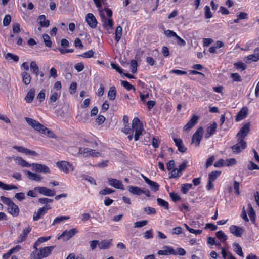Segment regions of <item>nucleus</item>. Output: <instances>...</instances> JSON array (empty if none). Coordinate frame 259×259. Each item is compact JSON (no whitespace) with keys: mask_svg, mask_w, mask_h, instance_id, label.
Segmentation results:
<instances>
[{"mask_svg":"<svg viewBox=\"0 0 259 259\" xmlns=\"http://www.w3.org/2000/svg\"><path fill=\"white\" fill-rule=\"evenodd\" d=\"M143 130L142 123L138 118L135 117L132 121V128H130L128 125H125L122 131L126 134L135 132L134 137L135 141H136L139 140L140 136L142 135Z\"/></svg>","mask_w":259,"mask_h":259,"instance_id":"1","label":"nucleus"},{"mask_svg":"<svg viewBox=\"0 0 259 259\" xmlns=\"http://www.w3.org/2000/svg\"><path fill=\"white\" fill-rule=\"evenodd\" d=\"M55 247V246H47L40 248L37 253L33 251L31 254V259H42L48 256Z\"/></svg>","mask_w":259,"mask_h":259,"instance_id":"2","label":"nucleus"},{"mask_svg":"<svg viewBox=\"0 0 259 259\" xmlns=\"http://www.w3.org/2000/svg\"><path fill=\"white\" fill-rule=\"evenodd\" d=\"M57 167L64 172L67 174L70 171H73L74 167L72 164L65 161L57 162L56 163Z\"/></svg>","mask_w":259,"mask_h":259,"instance_id":"3","label":"nucleus"},{"mask_svg":"<svg viewBox=\"0 0 259 259\" xmlns=\"http://www.w3.org/2000/svg\"><path fill=\"white\" fill-rule=\"evenodd\" d=\"M25 121L29 125L33 127L35 131L40 133L44 128V125L37 121L36 120L33 119L29 117L25 118Z\"/></svg>","mask_w":259,"mask_h":259,"instance_id":"4","label":"nucleus"},{"mask_svg":"<svg viewBox=\"0 0 259 259\" xmlns=\"http://www.w3.org/2000/svg\"><path fill=\"white\" fill-rule=\"evenodd\" d=\"M32 170L37 172L44 174H50L51 172L50 168L47 165L38 163H32Z\"/></svg>","mask_w":259,"mask_h":259,"instance_id":"5","label":"nucleus"},{"mask_svg":"<svg viewBox=\"0 0 259 259\" xmlns=\"http://www.w3.org/2000/svg\"><path fill=\"white\" fill-rule=\"evenodd\" d=\"M203 135V128L199 127L192 136V143H195L196 146H198L202 138Z\"/></svg>","mask_w":259,"mask_h":259,"instance_id":"6","label":"nucleus"},{"mask_svg":"<svg viewBox=\"0 0 259 259\" xmlns=\"http://www.w3.org/2000/svg\"><path fill=\"white\" fill-rule=\"evenodd\" d=\"M250 131V124L247 123L244 124L237 134L238 140H243Z\"/></svg>","mask_w":259,"mask_h":259,"instance_id":"7","label":"nucleus"},{"mask_svg":"<svg viewBox=\"0 0 259 259\" xmlns=\"http://www.w3.org/2000/svg\"><path fill=\"white\" fill-rule=\"evenodd\" d=\"M34 190L47 196H54L56 194V192L54 190L48 189L46 187H36Z\"/></svg>","mask_w":259,"mask_h":259,"instance_id":"8","label":"nucleus"},{"mask_svg":"<svg viewBox=\"0 0 259 259\" xmlns=\"http://www.w3.org/2000/svg\"><path fill=\"white\" fill-rule=\"evenodd\" d=\"M246 147V143L243 140H238V142L235 145L231 147L233 152L234 153H239L243 149H244Z\"/></svg>","mask_w":259,"mask_h":259,"instance_id":"9","label":"nucleus"},{"mask_svg":"<svg viewBox=\"0 0 259 259\" xmlns=\"http://www.w3.org/2000/svg\"><path fill=\"white\" fill-rule=\"evenodd\" d=\"M141 177L145 182L149 185L152 191L156 192L159 190V185L157 183L150 180L143 174L141 175Z\"/></svg>","mask_w":259,"mask_h":259,"instance_id":"10","label":"nucleus"},{"mask_svg":"<svg viewBox=\"0 0 259 259\" xmlns=\"http://www.w3.org/2000/svg\"><path fill=\"white\" fill-rule=\"evenodd\" d=\"M229 230L231 233L238 237H241L244 232L242 228L236 225H231L229 228Z\"/></svg>","mask_w":259,"mask_h":259,"instance_id":"11","label":"nucleus"},{"mask_svg":"<svg viewBox=\"0 0 259 259\" xmlns=\"http://www.w3.org/2000/svg\"><path fill=\"white\" fill-rule=\"evenodd\" d=\"M85 20L90 27L93 28L96 27L97 21L93 14L88 13L86 16Z\"/></svg>","mask_w":259,"mask_h":259,"instance_id":"12","label":"nucleus"},{"mask_svg":"<svg viewBox=\"0 0 259 259\" xmlns=\"http://www.w3.org/2000/svg\"><path fill=\"white\" fill-rule=\"evenodd\" d=\"M108 181L109 185L111 186L114 187L117 189H120L121 190L124 189V186L122 182L118 180L113 178H109L108 179Z\"/></svg>","mask_w":259,"mask_h":259,"instance_id":"13","label":"nucleus"},{"mask_svg":"<svg viewBox=\"0 0 259 259\" xmlns=\"http://www.w3.org/2000/svg\"><path fill=\"white\" fill-rule=\"evenodd\" d=\"M78 232V231L75 228H73L69 231H64L61 235L58 237V239H61L63 237H66V240L69 239L70 238L73 237L75 234Z\"/></svg>","mask_w":259,"mask_h":259,"instance_id":"14","label":"nucleus"},{"mask_svg":"<svg viewBox=\"0 0 259 259\" xmlns=\"http://www.w3.org/2000/svg\"><path fill=\"white\" fill-rule=\"evenodd\" d=\"M157 254L159 255H169L176 253L175 250L171 247L165 246L162 250L158 251Z\"/></svg>","mask_w":259,"mask_h":259,"instance_id":"15","label":"nucleus"},{"mask_svg":"<svg viewBox=\"0 0 259 259\" xmlns=\"http://www.w3.org/2000/svg\"><path fill=\"white\" fill-rule=\"evenodd\" d=\"M199 117L197 115H193L189 122L184 126V130L188 131L193 127L197 122Z\"/></svg>","mask_w":259,"mask_h":259,"instance_id":"16","label":"nucleus"},{"mask_svg":"<svg viewBox=\"0 0 259 259\" xmlns=\"http://www.w3.org/2000/svg\"><path fill=\"white\" fill-rule=\"evenodd\" d=\"M103 26L107 30L112 29L113 27V21L112 18H106L105 16L102 17Z\"/></svg>","mask_w":259,"mask_h":259,"instance_id":"17","label":"nucleus"},{"mask_svg":"<svg viewBox=\"0 0 259 259\" xmlns=\"http://www.w3.org/2000/svg\"><path fill=\"white\" fill-rule=\"evenodd\" d=\"M24 172L27 175V177L31 180L40 181L42 179V176L39 174L32 173L27 170H24Z\"/></svg>","mask_w":259,"mask_h":259,"instance_id":"18","label":"nucleus"},{"mask_svg":"<svg viewBox=\"0 0 259 259\" xmlns=\"http://www.w3.org/2000/svg\"><path fill=\"white\" fill-rule=\"evenodd\" d=\"M248 109L247 107H243L237 114L235 117V120L239 121L245 118L248 113Z\"/></svg>","mask_w":259,"mask_h":259,"instance_id":"19","label":"nucleus"},{"mask_svg":"<svg viewBox=\"0 0 259 259\" xmlns=\"http://www.w3.org/2000/svg\"><path fill=\"white\" fill-rule=\"evenodd\" d=\"M7 210L13 217H17L19 214V208L14 202L8 207Z\"/></svg>","mask_w":259,"mask_h":259,"instance_id":"20","label":"nucleus"},{"mask_svg":"<svg viewBox=\"0 0 259 259\" xmlns=\"http://www.w3.org/2000/svg\"><path fill=\"white\" fill-rule=\"evenodd\" d=\"M174 141L176 145L177 146L178 150L184 153L187 150V148L184 146L183 143V141L181 139L174 138Z\"/></svg>","mask_w":259,"mask_h":259,"instance_id":"21","label":"nucleus"},{"mask_svg":"<svg viewBox=\"0 0 259 259\" xmlns=\"http://www.w3.org/2000/svg\"><path fill=\"white\" fill-rule=\"evenodd\" d=\"M31 227L29 226L25 228L23 230L22 233L18 237V238L19 239L18 242H22L24 241L26 239L28 234L31 231Z\"/></svg>","mask_w":259,"mask_h":259,"instance_id":"22","label":"nucleus"},{"mask_svg":"<svg viewBox=\"0 0 259 259\" xmlns=\"http://www.w3.org/2000/svg\"><path fill=\"white\" fill-rule=\"evenodd\" d=\"M35 93V90L34 88L30 89L25 97V100L26 102L28 103H31L34 98Z\"/></svg>","mask_w":259,"mask_h":259,"instance_id":"23","label":"nucleus"},{"mask_svg":"<svg viewBox=\"0 0 259 259\" xmlns=\"http://www.w3.org/2000/svg\"><path fill=\"white\" fill-rule=\"evenodd\" d=\"M22 78V82L26 85L30 84L31 80V77L27 71L23 72L21 73Z\"/></svg>","mask_w":259,"mask_h":259,"instance_id":"24","label":"nucleus"},{"mask_svg":"<svg viewBox=\"0 0 259 259\" xmlns=\"http://www.w3.org/2000/svg\"><path fill=\"white\" fill-rule=\"evenodd\" d=\"M129 192L133 195H140L142 194L143 189L137 186H129Z\"/></svg>","mask_w":259,"mask_h":259,"instance_id":"25","label":"nucleus"},{"mask_svg":"<svg viewBox=\"0 0 259 259\" xmlns=\"http://www.w3.org/2000/svg\"><path fill=\"white\" fill-rule=\"evenodd\" d=\"M10 87V83L8 80L0 76V90L7 91Z\"/></svg>","mask_w":259,"mask_h":259,"instance_id":"26","label":"nucleus"},{"mask_svg":"<svg viewBox=\"0 0 259 259\" xmlns=\"http://www.w3.org/2000/svg\"><path fill=\"white\" fill-rule=\"evenodd\" d=\"M217 127V124L215 122H214L210 126H209L207 129V132L205 134V138H207L213 134L216 131Z\"/></svg>","mask_w":259,"mask_h":259,"instance_id":"27","label":"nucleus"},{"mask_svg":"<svg viewBox=\"0 0 259 259\" xmlns=\"http://www.w3.org/2000/svg\"><path fill=\"white\" fill-rule=\"evenodd\" d=\"M38 21L41 27H48L50 25L49 20H46V17L44 15L39 16Z\"/></svg>","mask_w":259,"mask_h":259,"instance_id":"28","label":"nucleus"},{"mask_svg":"<svg viewBox=\"0 0 259 259\" xmlns=\"http://www.w3.org/2000/svg\"><path fill=\"white\" fill-rule=\"evenodd\" d=\"M112 239H110L109 240H104L102 242H100L99 244V247L100 249H106L110 247L111 245V241Z\"/></svg>","mask_w":259,"mask_h":259,"instance_id":"29","label":"nucleus"},{"mask_svg":"<svg viewBox=\"0 0 259 259\" xmlns=\"http://www.w3.org/2000/svg\"><path fill=\"white\" fill-rule=\"evenodd\" d=\"M46 214V212L41 208H39L36 212L33 214V220L34 221H38Z\"/></svg>","mask_w":259,"mask_h":259,"instance_id":"30","label":"nucleus"},{"mask_svg":"<svg viewBox=\"0 0 259 259\" xmlns=\"http://www.w3.org/2000/svg\"><path fill=\"white\" fill-rule=\"evenodd\" d=\"M30 69L32 72L37 76L39 75V68L35 61H32L30 65Z\"/></svg>","mask_w":259,"mask_h":259,"instance_id":"31","label":"nucleus"},{"mask_svg":"<svg viewBox=\"0 0 259 259\" xmlns=\"http://www.w3.org/2000/svg\"><path fill=\"white\" fill-rule=\"evenodd\" d=\"M40 133L44 135H46L47 137L49 138H56L55 134L52 131L50 130L49 128H47L45 126H44V128H42Z\"/></svg>","mask_w":259,"mask_h":259,"instance_id":"32","label":"nucleus"},{"mask_svg":"<svg viewBox=\"0 0 259 259\" xmlns=\"http://www.w3.org/2000/svg\"><path fill=\"white\" fill-rule=\"evenodd\" d=\"M70 217L69 216H59L56 217L53 221L52 225L54 226L56 224H59L61 222H63L65 220L69 219Z\"/></svg>","mask_w":259,"mask_h":259,"instance_id":"33","label":"nucleus"},{"mask_svg":"<svg viewBox=\"0 0 259 259\" xmlns=\"http://www.w3.org/2000/svg\"><path fill=\"white\" fill-rule=\"evenodd\" d=\"M0 188L3 190H9L12 189H16L18 188L17 186L14 185H8L0 181Z\"/></svg>","mask_w":259,"mask_h":259,"instance_id":"34","label":"nucleus"},{"mask_svg":"<svg viewBox=\"0 0 259 259\" xmlns=\"http://www.w3.org/2000/svg\"><path fill=\"white\" fill-rule=\"evenodd\" d=\"M116 95V91L115 87L113 86L110 87L108 93V96L110 100H114L115 99Z\"/></svg>","mask_w":259,"mask_h":259,"instance_id":"35","label":"nucleus"},{"mask_svg":"<svg viewBox=\"0 0 259 259\" xmlns=\"http://www.w3.org/2000/svg\"><path fill=\"white\" fill-rule=\"evenodd\" d=\"M122 28L121 26H118L116 28V30H115V40H116V42H118L120 40V39L122 36Z\"/></svg>","mask_w":259,"mask_h":259,"instance_id":"36","label":"nucleus"},{"mask_svg":"<svg viewBox=\"0 0 259 259\" xmlns=\"http://www.w3.org/2000/svg\"><path fill=\"white\" fill-rule=\"evenodd\" d=\"M15 160H18V164L22 166L23 167H29L30 166H32V164H29L26 161H25L21 157H16V158H15Z\"/></svg>","mask_w":259,"mask_h":259,"instance_id":"37","label":"nucleus"},{"mask_svg":"<svg viewBox=\"0 0 259 259\" xmlns=\"http://www.w3.org/2000/svg\"><path fill=\"white\" fill-rule=\"evenodd\" d=\"M259 60V55H256L255 54L250 55L248 56L245 59V62L247 63H250L251 62H256Z\"/></svg>","mask_w":259,"mask_h":259,"instance_id":"38","label":"nucleus"},{"mask_svg":"<svg viewBox=\"0 0 259 259\" xmlns=\"http://www.w3.org/2000/svg\"><path fill=\"white\" fill-rule=\"evenodd\" d=\"M215 235L221 241L224 242L227 239V236L222 231H219L216 232Z\"/></svg>","mask_w":259,"mask_h":259,"instance_id":"39","label":"nucleus"},{"mask_svg":"<svg viewBox=\"0 0 259 259\" xmlns=\"http://www.w3.org/2000/svg\"><path fill=\"white\" fill-rule=\"evenodd\" d=\"M233 246L235 247L234 251L235 252L241 257L244 256L243 253L242 252V248L238 243H234Z\"/></svg>","mask_w":259,"mask_h":259,"instance_id":"40","label":"nucleus"},{"mask_svg":"<svg viewBox=\"0 0 259 259\" xmlns=\"http://www.w3.org/2000/svg\"><path fill=\"white\" fill-rule=\"evenodd\" d=\"M248 209H249V216L250 218L251 221L254 223L255 218V213L254 211L252 205L250 204L248 205Z\"/></svg>","mask_w":259,"mask_h":259,"instance_id":"41","label":"nucleus"},{"mask_svg":"<svg viewBox=\"0 0 259 259\" xmlns=\"http://www.w3.org/2000/svg\"><path fill=\"white\" fill-rule=\"evenodd\" d=\"M157 204L160 206L163 207L164 208L166 209H168L169 205L167 201L161 198H157Z\"/></svg>","mask_w":259,"mask_h":259,"instance_id":"42","label":"nucleus"},{"mask_svg":"<svg viewBox=\"0 0 259 259\" xmlns=\"http://www.w3.org/2000/svg\"><path fill=\"white\" fill-rule=\"evenodd\" d=\"M90 149L88 148H80L79 149L78 155L82 154L84 157H88L90 156Z\"/></svg>","mask_w":259,"mask_h":259,"instance_id":"43","label":"nucleus"},{"mask_svg":"<svg viewBox=\"0 0 259 259\" xmlns=\"http://www.w3.org/2000/svg\"><path fill=\"white\" fill-rule=\"evenodd\" d=\"M221 174V171H214L209 174L208 180L210 181H214L217 177Z\"/></svg>","mask_w":259,"mask_h":259,"instance_id":"44","label":"nucleus"},{"mask_svg":"<svg viewBox=\"0 0 259 259\" xmlns=\"http://www.w3.org/2000/svg\"><path fill=\"white\" fill-rule=\"evenodd\" d=\"M5 58L8 60H13L14 61L17 62L19 61V57L17 55H13L12 53H8L5 56Z\"/></svg>","mask_w":259,"mask_h":259,"instance_id":"45","label":"nucleus"},{"mask_svg":"<svg viewBox=\"0 0 259 259\" xmlns=\"http://www.w3.org/2000/svg\"><path fill=\"white\" fill-rule=\"evenodd\" d=\"M42 37L45 45L48 47H51L52 43L50 36L48 34H45L43 35Z\"/></svg>","mask_w":259,"mask_h":259,"instance_id":"46","label":"nucleus"},{"mask_svg":"<svg viewBox=\"0 0 259 259\" xmlns=\"http://www.w3.org/2000/svg\"><path fill=\"white\" fill-rule=\"evenodd\" d=\"M1 200L3 203L6 204L8 206V207L12 204L13 202L9 198L5 196H1L0 197Z\"/></svg>","mask_w":259,"mask_h":259,"instance_id":"47","label":"nucleus"},{"mask_svg":"<svg viewBox=\"0 0 259 259\" xmlns=\"http://www.w3.org/2000/svg\"><path fill=\"white\" fill-rule=\"evenodd\" d=\"M121 84L128 91L131 90H133L134 91H136L135 88L133 85L130 84V83L127 81H122L121 82Z\"/></svg>","mask_w":259,"mask_h":259,"instance_id":"48","label":"nucleus"},{"mask_svg":"<svg viewBox=\"0 0 259 259\" xmlns=\"http://www.w3.org/2000/svg\"><path fill=\"white\" fill-rule=\"evenodd\" d=\"M192 187V184H183L182 186V192L184 194H186L189 189Z\"/></svg>","mask_w":259,"mask_h":259,"instance_id":"49","label":"nucleus"},{"mask_svg":"<svg viewBox=\"0 0 259 259\" xmlns=\"http://www.w3.org/2000/svg\"><path fill=\"white\" fill-rule=\"evenodd\" d=\"M204 10L205 17L206 19H209L212 17L210 7L209 6H206L204 8Z\"/></svg>","mask_w":259,"mask_h":259,"instance_id":"50","label":"nucleus"},{"mask_svg":"<svg viewBox=\"0 0 259 259\" xmlns=\"http://www.w3.org/2000/svg\"><path fill=\"white\" fill-rule=\"evenodd\" d=\"M114 192V190H113L110 188L106 187L105 189H104L102 190H101L99 192V194L102 195H105L107 194H110L111 193H112Z\"/></svg>","mask_w":259,"mask_h":259,"instance_id":"51","label":"nucleus"},{"mask_svg":"<svg viewBox=\"0 0 259 259\" xmlns=\"http://www.w3.org/2000/svg\"><path fill=\"white\" fill-rule=\"evenodd\" d=\"M38 202L42 204H48L49 203H51L53 201V199H49L47 198H41L38 200Z\"/></svg>","mask_w":259,"mask_h":259,"instance_id":"52","label":"nucleus"},{"mask_svg":"<svg viewBox=\"0 0 259 259\" xmlns=\"http://www.w3.org/2000/svg\"><path fill=\"white\" fill-rule=\"evenodd\" d=\"M175 252L176 254H173V255H179L181 256H184L186 254V251L182 248H177V250H175Z\"/></svg>","mask_w":259,"mask_h":259,"instance_id":"53","label":"nucleus"},{"mask_svg":"<svg viewBox=\"0 0 259 259\" xmlns=\"http://www.w3.org/2000/svg\"><path fill=\"white\" fill-rule=\"evenodd\" d=\"M148 223V221L147 220H143L142 221H138L134 223V227H142L145 225H146Z\"/></svg>","mask_w":259,"mask_h":259,"instance_id":"54","label":"nucleus"},{"mask_svg":"<svg viewBox=\"0 0 259 259\" xmlns=\"http://www.w3.org/2000/svg\"><path fill=\"white\" fill-rule=\"evenodd\" d=\"M94 54V52L92 50H91L87 52L83 53L81 55H79L78 56L82 57L83 58H91V57H93Z\"/></svg>","mask_w":259,"mask_h":259,"instance_id":"55","label":"nucleus"},{"mask_svg":"<svg viewBox=\"0 0 259 259\" xmlns=\"http://www.w3.org/2000/svg\"><path fill=\"white\" fill-rule=\"evenodd\" d=\"M11 20V17L10 15H6L3 19L4 26H8L10 24Z\"/></svg>","mask_w":259,"mask_h":259,"instance_id":"56","label":"nucleus"},{"mask_svg":"<svg viewBox=\"0 0 259 259\" xmlns=\"http://www.w3.org/2000/svg\"><path fill=\"white\" fill-rule=\"evenodd\" d=\"M137 62L136 60H132L131 62V69L133 73L137 72Z\"/></svg>","mask_w":259,"mask_h":259,"instance_id":"57","label":"nucleus"},{"mask_svg":"<svg viewBox=\"0 0 259 259\" xmlns=\"http://www.w3.org/2000/svg\"><path fill=\"white\" fill-rule=\"evenodd\" d=\"M50 238H51L50 236H49L48 237H40L35 242V245H40V244L41 243L50 240Z\"/></svg>","mask_w":259,"mask_h":259,"instance_id":"58","label":"nucleus"},{"mask_svg":"<svg viewBox=\"0 0 259 259\" xmlns=\"http://www.w3.org/2000/svg\"><path fill=\"white\" fill-rule=\"evenodd\" d=\"M164 34L168 37H175L177 34L172 30H167L164 31Z\"/></svg>","mask_w":259,"mask_h":259,"instance_id":"59","label":"nucleus"},{"mask_svg":"<svg viewBox=\"0 0 259 259\" xmlns=\"http://www.w3.org/2000/svg\"><path fill=\"white\" fill-rule=\"evenodd\" d=\"M13 31L14 33H17L20 31V25L19 23H16L13 25Z\"/></svg>","mask_w":259,"mask_h":259,"instance_id":"60","label":"nucleus"},{"mask_svg":"<svg viewBox=\"0 0 259 259\" xmlns=\"http://www.w3.org/2000/svg\"><path fill=\"white\" fill-rule=\"evenodd\" d=\"M90 246L92 250H94L97 246H99V241L98 240H93L90 241Z\"/></svg>","mask_w":259,"mask_h":259,"instance_id":"61","label":"nucleus"},{"mask_svg":"<svg viewBox=\"0 0 259 259\" xmlns=\"http://www.w3.org/2000/svg\"><path fill=\"white\" fill-rule=\"evenodd\" d=\"M145 211L147 212L148 214H154L156 213V210L154 208L152 207H145L144 208Z\"/></svg>","mask_w":259,"mask_h":259,"instance_id":"62","label":"nucleus"},{"mask_svg":"<svg viewBox=\"0 0 259 259\" xmlns=\"http://www.w3.org/2000/svg\"><path fill=\"white\" fill-rule=\"evenodd\" d=\"M45 98V93L44 90H41L37 95V99L39 100L40 102H42Z\"/></svg>","mask_w":259,"mask_h":259,"instance_id":"63","label":"nucleus"},{"mask_svg":"<svg viewBox=\"0 0 259 259\" xmlns=\"http://www.w3.org/2000/svg\"><path fill=\"white\" fill-rule=\"evenodd\" d=\"M15 197L19 201H22L25 198V194L22 192L17 193L15 194Z\"/></svg>","mask_w":259,"mask_h":259,"instance_id":"64","label":"nucleus"}]
</instances>
